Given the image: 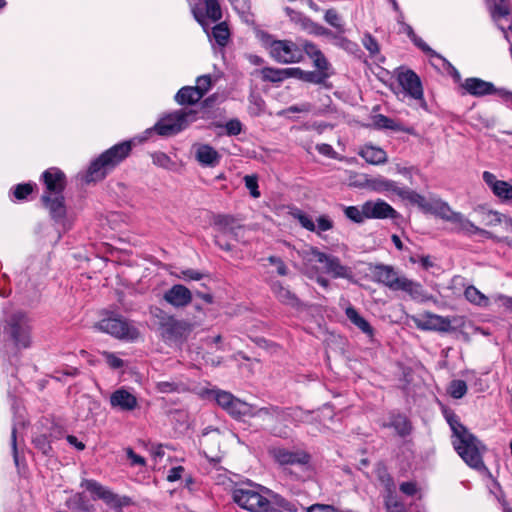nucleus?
<instances>
[{
	"label": "nucleus",
	"instance_id": "nucleus-23",
	"mask_svg": "<svg viewBox=\"0 0 512 512\" xmlns=\"http://www.w3.org/2000/svg\"><path fill=\"white\" fill-rule=\"evenodd\" d=\"M415 324L422 330H435L448 332L451 329V321L448 318L427 313L422 318L415 319Z\"/></svg>",
	"mask_w": 512,
	"mask_h": 512
},
{
	"label": "nucleus",
	"instance_id": "nucleus-62",
	"mask_svg": "<svg viewBox=\"0 0 512 512\" xmlns=\"http://www.w3.org/2000/svg\"><path fill=\"white\" fill-rule=\"evenodd\" d=\"M307 32L309 34L317 35V36H333L332 32L325 28L324 26H321L315 22H311L309 28L307 29Z\"/></svg>",
	"mask_w": 512,
	"mask_h": 512
},
{
	"label": "nucleus",
	"instance_id": "nucleus-31",
	"mask_svg": "<svg viewBox=\"0 0 512 512\" xmlns=\"http://www.w3.org/2000/svg\"><path fill=\"white\" fill-rule=\"evenodd\" d=\"M221 442V433L218 429L206 428L200 437V445L210 452L218 449Z\"/></svg>",
	"mask_w": 512,
	"mask_h": 512
},
{
	"label": "nucleus",
	"instance_id": "nucleus-55",
	"mask_svg": "<svg viewBox=\"0 0 512 512\" xmlns=\"http://www.w3.org/2000/svg\"><path fill=\"white\" fill-rule=\"evenodd\" d=\"M294 217L298 219L299 223L303 228L312 232L316 231V225L314 224L312 218L309 215L298 211L297 213L294 214Z\"/></svg>",
	"mask_w": 512,
	"mask_h": 512
},
{
	"label": "nucleus",
	"instance_id": "nucleus-19",
	"mask_svg": "<svg viewBox=\"0 0 512 512\" xmlns=\"http://www.w3.org/2000/svg\"><path fill=\"white\" fill-rule=\"evenodd\" d=\"M192 292L182 284H175L163 294V299L175 308H184L192 302Z\"/></svg>",
	"mask_w": 512,
	"mask_h": 512
},
{
	"label": "nucleus",
	"instance_id": "nucleus-61",
	"mask_svg": "<svg viewBox=\"0 0 512 512\" xmlns=\"http://www.w3.org/2000/svg\"><path fill=\"white\" fill-rule=\"evenodd\" d=\"M349 185L354 187H367L368 186V175L365 174H352L349 177Z\"/></svg>",
	"mask_w": 512,
	"mask_h": 512
},
{
	"label": "nucleus",
	"instance_id": "nucleus-29",
	"mask_svg": "<svg viewBox=\"0 0 512 512\" xmlns=\"http://www.w3.org/2000/svg\"><path fill=\"white\" fill-rule=\"evenodd\" d=\"M196 159L202 165L215 166L219 163V153L209 145H200L196 151Z\"/></svg>",
	"mask_w": 512,
	"mask_h": 512
},
{
	"label": "nucleus",
	"instance_id": "nucleus-12",
	"mask_svg": "<svg viewBox=\"0 0 512 512\" xmlns=\"http://www.w3.org/2000/svg\"><path fill=\"white\" fill-rule=\"evenodd\" d=\"M461 87L472 96L482 97L485 95L498 94L502 99L512 102V92L505 89H497L493 83L480 78H467L461 84Z\"/></svg>",
	"mask_w": 512,
	"mask_h": 512
},
{
	"label": "nucleus",
	"instance_id": "nucleus-64",
	"mask_svg": "<svg viewBox=\"0 0 512 512\" xmlns=\"http://www.w3.org/2000/svg\"><path fill=\"white\" fill-rule=\"evenodd\" d=\"M230 237L226 236H215L214 242L215 244L224 251H232L233 244L230 242Z\"/></svg>",
	"mask_w": 512,
	"mask_h": 512
},
{
	"label": "nucleus",
	"instance_id": "nucleus-57",
	"mask_svg": "<svg viewBox=\"0 0 512 512\" xmlns=\"http://www.w3.org/2000/svg\"><path fill=\"white\" fill-rule=\"evenodd\" d=\"M268 262L275 266L276 270H277V273L280 275V276H286L288 275V268L287 266L285 265L284 261L280 258V257H277V256H269L267 258Z\"/></svg>",
	"mask_w": 512,
	"mask_h": 512
},
{
	"label": "nucleus",
	"instance_id": "nucleus-43",
	"mask_svg": "<svg viewBox=\"0 0 512 512\" xmlns=\"http://www.w3.org/2000/svg\"><path fill=\"white\" fill-rule=\"evenodd\" d=\"M263 81L279 83L285 80V69L265 67L260 71Z\"/></svg>",
	"mask_w": 512,
	"mask_h": 512
},
{
	"label": "nucleus",
	"instance_id": "nucleus-7",
	"mask_svg": "<svg viewBox=\"0 0 512 512\" xmlns=\"http://www.w3.org/2000/svg\"><path fill=\"white\" fill-rule=\"evenodd\" d=\"M233 500L242 508L252 512H277L270 501L252 488H237L233 491Z\"/></svg>",
	"mask_w": 512,
	"mask_h": 512
},
{
	"label": "nucleus",
	"instance_id": "nucleus-32",
	"mask_svg": "<svg viewBox=\"0 0 512 512\" xmlns=\"http://www.w3.org/2000/svg\"><path fill=\"white\" fill-rule=\"evenodd\" d=\"M65 506L78 512H94V506L90 504L83 493H76L65 501Z\"/></svg>",
	"mask_w": 512,
	"mask_h": 512
},
{
	"label": "nucleus",
	"instance_id": "nucleus-16",
	"mask_svg": "<svg viewBox=\"0 0 512 512\" xmlns=\"http://www.w3.org/2000/svg\"><path fill=\"white\" fill-rule=\"evenodd\" d=\"M490 3L491 16L501 29L505 38H508L507 29L512 28V22L509 18L511 13L509 0H488Z\"/></svg>",
	"mask_w": 512,
	"mask_h": 512
},
{
	"label": "nucleus",
	"instance_id": "nucleus-11",
	"mask_svg": "<svg viewBox=\"0 0 512 512\" xmlns=\"http://www.w3.org/2000/svg\"><path fill=\"white\" fill-rule=\"evenodd\" d=\"M303 257L307 262L324 263L326 272L332 274L335 278L349 277V268L343 266L337 257L320 252L317 248L310 247L304 252Z\"/></svg>",
	"mask_w": 512,
	"mask_h": 512
},
{
	"label": "nucleus",
	"instance_id": "nucleus-28",
	"mask_svg": "<svg viewBox=\"0 0 512 512\" xmlns=\"http://www.w3.org/2000/svg\"><path fill=\"white\" fill-rule=\"evenodd\" d=\"M345 314L349 321L354 324L362 333L367 335L369 338H372L374 336V329L370 325V323L363 318L358 311L352 307L349 306L345 310Z\"/></svg>",
	"mask_w": 512,
	"mask_h": 512
},
{
	"label": "nucleus",
	"instance_id": "nucleus-15",
	"mask_svg": "<svg viewBox=\"0 0 512 512\" xmlns=\"http://www.w3.org/2000/svg\"><path fill=\"white\" fill-rule=\"evenodd\" d=\"M269 454L280 465H306L310 461V455L302 450H288L282 447H272Z\"/></svg>",
	"mask_w": 512,
	"mask_h": 512
},
{
	"label": "nucleus",
	"instance_id": "nucleus-9",
	"mask_svg": "<svg viewBox=\"0 0 512 512\" xmlns=\"http://www.w3.org/2000/svg\"><path fill=\"white\" fill-rule=\"evenodd\" d=\"M96 328L123 340L133 341L140 336L139 330L121 317L104 318L96 324Z\"/></svg>",
	"mask_w": 512,
	"mask_h": 512
},
{
	"label": "nucleus",
	"instance_id": "nucleus-33",
	"mask_svg": "<svg viewBox=\"0 0 512 512\" xmlns=\"http://www.w3.org/2000/svg\"><path fill=\"white\" fill-rule=\"evenodd\" d=\"M201 98V93H199L194 86L181 88L175 96L176 102L180 105H192L197 103Z\"/></svg>",
	"mask_w": 512,
	"mask_h": 512
},
{
	"label": "nucleus",
	"instance_id": "nucleus-42",
	"mask_svg": "<svg viewBox=\"0 0 512 512\" xmlns=\"http://www.w3.org/2000/svg\"><path fill=\"white\" fill-rule=\"evenodd\" d=\"M331 74L330 70L316 69V71H304L302 81L313 84H324Z\"/></svg>",
	"mask_w": 512,
	"mask_h": 512
},
{
	"label": "nucleus",
	"instance_id": "nucleus-38",
	"mask_svg": "<svg viewBox=\"0 0 512 512\" xmlns=\"http://www.w3.org/2000/svg\"><path fill=\"white\" fill-rule=\"evenodd\" d=\"M398 195L410 200L412 203L417 204L425 212H430V210H431L432 201H427L425 199V197L421 196L420 194H418L414 191H411L408 189H402V190L398 191Z\"/></svg>",
	"mask_w": 512,
	"mask_h": 512
},
{
	"label": "nucleus",
	"instance_id": "nucleus-26",
	"mask_svg": "<svg viewBox=\"0 0 512 512\" xmlns=\"http://www.w3.org/2000/svg\"><path fill=\"white\" fill-rule=\"evenodd\" d=\"M302 53L304 52L312 61L316 69L330 70L331 64L323 52L317 47L316 44L310 41H303L301 44Z\"/></svg>",
	"mask_w": 512,
	"mask_h": 512
},
{
	"label": "nucleus",
	"instance_id": "nucleus-5",
	"mask_svg": "<svg viewBox=\"0 0 512 512\" xmlns=\"http://www.w3.org/2000/svg\"><path fill=\"white\" fill-rule=\"evenodd\" d=\"M151 314L163 339L177 340L187 337L193 330V325L184 320H178L161 308L151 309Z\"/></svg>",
	"mask_w": 512,
	"mask_h": 512
},
{
	"label": "nucleus",
	"instance_id": "nucleus-13",
	"mask_svg": "<svg viewBox=\"0 0 512 512\" xmlns=\"http://www.w3.org/2000/svg\"><path fill=\"white\" fill-rule=\"evenodd\" d=\"M217 404L233 417L245 416L251 411V405L222 390H212Z\"/></svg>",
	"mask_w": 512,
	"mask_h": 512
},
{
	"label": "nucleus",
	"instance_id": "nucleus-59",
	"mask_svg": "<svg viewBox=\"0 0 512 512\" xmlns=\"http://www.w3.org/2000/svg\"><path fill=\"white\" fill-rule=\"evenodd\" d=\"M33 191L31 184H18L14 189V196L18 200L25 199Z\"/></svg>",
	"mask_w": 512,
	"mask_h": 512
},
{
	"label": "nucleus",
	"instance_id": "nucleus-17",
	"mask_svg": "<svg viewBox=\"0 0 512 512\" xmlns=\"http://www.w3.org/2000/svg\"><path fill=\"white\" fill-rule=\"evenodd\" d=\"M397 81L403 91L415 100H423V88L419 76L412 70L399 72Z\"/></svg>",
	"mask_w": 512,
	"mask_h": 512
},
{
	"label": "nucleus",
	"instance_id": "nucleus-14",
	"mask_svg": "<svg viewBox=\"0 0 512 512\" xmlns=\"http://www.w3.org/2000/svg\"><path fill=\"white\" fill-rule=\"evenodd\" d=\"M81 487L88 490L92 494L93 499H101L112 508H121L128 504L127 498H120L95 480L84 479L81 482Z\"/></svg>",
	"mask_w": 512,
	"mask_h": 512
},
{
	"label": "nucleus",
	"instance_id": "nucleus-6",
	"mask_svg": "<svg viewBox=\"0 0 512 512\" xmlns=\"http://www.w3.org/2000/svg\"><path fill=\"white\" fill-rule=\"evenodd\" d=\"M245 416L257 418L263 422L286 419L287 417H291L298 422H309L312 419L311 412L303 411L300 408H293L289 409L288 411H282L278 407L274 406L255 409L252 405L251 411L247 413Z\"/></svg>",
	"mask_w": 512,
	"mask_h": 512
},
{
	"label": "nucleus",
	"instance_id": "nucleus-53",
	"mask_svg": "<svg viewBox=\"0 0 512 512\" xmlns=\"http://www.w3.org/2000/svg\"><path fill=\"white\" fill-rule=\"evenodd\" d=\"M362 43L371 55H376L379 53L380 48L378 42L371 34H365L362 39Z\"/></svg>",
	"mask_w": 512,
	"mask_h": 512
},
{
	"label": "nucleus",
	"instance_id": "nucleus-2",
	"mask_svg": "<svg viewBox=\"0 0 512 512\" xmlns=\"http://www.w3.org/2000/svg\"><path fill=\"white\" fill-rule=\"evenodd\" d=\"M372 278L392 291H403L412 299L423 297L421 284L414 282L403 275H400L393 266L376 264L370 269Z\"/></svg>",
	"mask_w": 512,
	"mask_h": 512
},
{
	"label": "nucleus",
	"instance_id": "nucleus-54",
	"mask_svg": "<svg viewBox=\"0 0 512 512\" xmlns=\"http://www.w3.org/2000/svg\"><path fill=\"white\" fill-rule=\"evenodd\" d=\"M244 182L246 188L250 191V194L254 198H258L260 196V192L258 190V179L254 175H246L244 177Z\"/></svg>",
	"mask_w": 512,
	"mask_h": 512
},
{
	"label": "nucleus",
	"instance_id": "nucleus-48",
	"mask_svg": "<svg viewBox=\"0 0 512 512\" xmlns=\"http://www.w3.org/2000/svg\"><path fill=\"white\" fill-rule=\"evenodd\" d=\"M324 19L329 25L336 28L339 32H344L341 17L335 9H328L325 13Z\"/></svg>",
	"mask_w": 512,
	"mask_h": 512
},
{
	"label": "nucleus",
	"instance_id": "nucleus-44",
	"mask_svg": "<svg viewBox=\"0 0 512 512\" xmlns=\"http://www.w3.org/2000/svg\"><path fill=\"white\" fill-rule=\"evenodd\" d=\"M285 12L289 17L290 21H292L296 25H299L303 30L307 31L312 22L310 18L306 17L301 12L293 10L290 7H286Z\"/></svg>",
	"mask_w": 512,
	"mask_h": 512
},
{
	"label": "nucleus",
	"instance_id": "nucleus-35",
	"mask_svg": "<svg viewBox=\"0 0 512 512\" xmlns=\"http://www.w3.org/2000/svg\"><path fill=\"white\" fill-rule=\"evenodd\" d=\"M483 223L488 227H497L499 225H507L508 230L512 231V222L511 218L495 212V211H488L483 214Z\"/></svg>",
	"mask_w": 512,
	"mask_h": 512
},
{
	"label": "nucleus",
	"instance_id": "nucleus-60",
	"mask_svg": "<svg viewBox=\"0 0 512 512\" xmlns=\"http://www.w3.org/2000/svg\"><path fill=\"white\" fill-rule=\"evenodd\" d=\"M103 357L106 360V363L112 368V369H119L122 368L124 365V362L122 359L117 357L115 354L111 352L104 351L102 353Z\"/></svg>",
	"mask_w": 512,
	"mask_h": 512
},
{
	"label": "nucleus",
	"instance_id": "nucleus-52",
	"mask_svg": "<svg viewBox=\"0 0 512 512\" xmlns=\"http://www.w3.org/2000/svg\"><path fill=\"white\" fill-rule=\"evenodd\" d=\"M212 80L210 75H202L199 76L196 80V86L195 89L198 90L199 93H201V96L203 97L205 93L211 88Z\"/></svg>",
	"mask_w": 512,
	"mask_h": 512
},
{
	"label": "nucleus",
	"instance_id": "nucleus-46",
	"mask_svg": "<svg viewBox=\"0 0 512 512\" xmlns=\"http://www.w3.org/2000/svg\"><path fill=\"white\" fill-rule=\"evenodd\" d=\"M205 15L213 22L222 18V10L218 0H205Z\"/></svg>",
	"mask_w": 512,
	"mask_h": 512
},
{
	"label": "nucleus",
	"instance_id": "nucleus-39",
	"mask_svg": "<svg viewBox=\"0 0 512 512\" xmlns=\"http://www.w3.org/2000/svg\"><path fill=\"white\" fill-rule=\"evenodd\" d=\"M156 389L160 393H183L188 391L187 386L182 382L171 381H159L156 383Z\"/></svg>",
	"mask_w": 512,
	"mask_h": 512
},
{
	"label": "nucleus",
	"instance_id": "nucleus-22",
	"mask_svg": "<svg viewBox=\"0 0 512 512\" xmlns=\"http://www.w3.org/2000/svg\"><path fill=\"white\" fill-rule=\"evenodd\" d=\"M110 405L120 411H133L138 406V400L128 390L120 388L110 395Z\"/></svg>",
	"mask_w": 512,
	"mask_h": 512
},
{
	"label": "nucleus",
	"instance_id": "nucleus-21",
	"mask_svg": "<svg viewBox=\"0 0 512 512\" xmlns=\"http://www.w3.org/2000/svg\"><path fill=\"white\" fill-rule=\"evenodd\" d=\"M364 214L367 218L375 219H393L397 217V211L383 200L365 202Z\"/></svg>",
	"mask_w": 512,
	"mask_h": 512
},
{
	"label": "nucleus",
	"instance_id": "nucleus-49",
	"mask_svg": "<svg viewBox=\"0 0 512 512\" xmlns=\"http://www.w3.org/2000/svg\"><path fill=\"white\" fill-rule=\"evenodd\" d=\"M344 212L347 218L356 223H361L365 218H367L364 214V204L362 205L361 209L356 206L346 207Z\"/></svg>",
	"mask_w": 512,
	"mask_h": 512
},
{
	"label": "nucleus",
	"instance_id": "nucleus-30",
	"mask_svg": "<svg viewBox=\"0 0 512 512\" xmlns=\"http://www.w3.org/2000/svg\"><path fill=\"white\" fill-rule=\"evenodd\" d=\"M360 156L364 158L367 163L372 165L384 164L388 160L386 152L374 146H365L361 150Z\"/></svg>",
	"mask_w": 512,
	"mask_h": 512
},
{
	"label": "nucleus",
	"instance_id": "nucleus-36",
	"mask_svg": "<svg viewBox=\"0 0 512 512\" xmlns=\"http://www.w3.org/2000/svg\"><path fill=\"white\" fill-rule=\"evenodd\" d=\"M373 125L378 129H390L393 131H404L407 133L412 132L411 129L402 128L400 123L382 114L373 116Z\"/></svg>",
	"mask_w": 512,
	"mask_h": 512
},
{
	"label": "nucleus",
	"instance_id": "nucleus-4",
	"mask_svg": "<svg viewBox=\"0 0 512 512\" xmlns=\"http://www.w3.org/2000/svg\"><path fill=\"white\" fill-rule=\"evenodd\" d=\"M3 335L12 341L17 349L30 346V325L27 315L22 311L7 314L0 325Z\"/></svg>",
	"mask_w": 512,
	"mask_h": 512
},
{
	"label": "nucleus",
	"instance_id": "nucleus-3",
	"mask_svg": "<svg viewBox=\"0 0 512 512\" xmlns=\"http://www.w3.org/2000/svg\"><path fill=\"white\" fill-rule=\"evenodd\" d=\"M132 150V142L124 141L103 152L88 168L86 182L102 180L108 171L128 157Z\"/></svg>",
	"mask_w": 512,
	"mask_h": 512
},
{
	"label": "nucleus",
	"instance_id": "nucleus-27",
	"mask_svg": "<svg viewBox=\"0 0 512 512\" xmlns=\"http://www.w3.org/2000/svg\"><path fill=\"white\" fill-rule=\"evenodd\" d=\"M42 201L54 219H62L65 217L66 207L63 194L50 195L44 193L42 195Z\"/></svg>",
	"mask_w": 512,
	"mask_h": 512
},
{
	"label": "nucleus",
	"instance_id": "nucleus-18",
	"mask_svg": "<svg viewBox=\"0 0 512 512\" xmlns=\"http://www.w3.org/2000/svg\"><path fill=\"white\" fill-rule=\"evenodd\" d=\"M213 226L217 231L215 236L230 237L236 242L239 240V233L242 230V226L233 216L222 214L215 215L213 217Z\"/></svg>",
	"mask_w": 512,
	"mask_h": 512
},
{
	"label": "nucleus",
	"instance_id": "nucleus-47",
	"mask_svg": "<svg viewBox=\"0 0 512 512\" xmlns=\"http://www.w3.org/2000/svg\"><path fill=\"white\" fill-rule=\"evenodd\" d=\"M448 392L455 399L462 398L467 393V384L464 380L451 381Z\"/></svg>",
	"mask_w": 512,
	"mask_h": 512
},
{
	"label": "nucleus",
	"instance_id": "nucleus-63",
	"mask_svg": "<svg viewBox=\"0 0 512 512\" xmlns=\"http://www.w3.org/2000/svg\"><path fill=\"white\" fill-rule=\"evenodd\" d=\"M35 446L41 450L44 454H48L51 451L50 443L46 435H39L33 440Z\"/></svg>",
	"mask_w": 512,
	"mask_h": 512
},
{
	"label": "nucleus",
	"instance_id": "nucleus-24",
	"mask_svg": "<svg viewBox=\"0 0 512 512\" xmlns=\"http://www.w3.org/2000/svg\"><path fill=\"white\" fill-rule=\"evenodd\" d=\"M483 180L498 198L503 201L512 200L511 184L506 181L498 180L493 173L488 171L483 173Z\"/></svg>",
	"mask_w": 512,
	"mask_h": 512
},
{
	"label": "nucleus",
	"instance_id": "nucleus-20",
	"mask_svg": "<svg viewBox=\"0 0 512 512\" xmlns=\"http://www.w3.org/2000/svg\"><path fill=\"white\" fill-rule=\"evenodd\" d=\"M42 177L46 186L44 193L50 195L63 193L66 187V177L60 169L50 168L43 173Z\"/></svg>",
	"mask_w": 512,
	"mask_h": 512
},
{
	"label": "nucleus",
	"instance_id": "nucleus-34",
	"mask_svg": "<svg viewBox=\"0 0 512 512\" xmlns=\"http://www.w3.org/2000/svg\"><path fill=\"white\" fill-rule=\"evenodd\" d=\"M272 291L276 298L289 306L295 307L299 304L298 298L288 288L284 287L280 282L272 285Z\"/></svg>",
	"mask_w": 512,
	"mask_h": 512
},
{
	"label": "nucleus",
	"instance_id": "nucleus-25",
	"mask_svg": "<svg viewBox=\"0 0 512 512\" xmlns=\"http://www.w3.org/2000/svg\"><path fill=\"white\" fill-rule=\"evenodd\" d=\"M450 222L454 225V228L457 231L462 232L464 234H480L484 237H492V232L477 227L474 223H472L469 219H467L463 214L459 212H455Z\"/></svg>",
	"mask_w": 512,
	"mask_h": 512
},
{
	"label": "nucleus",
	"instance_id": "nucleus-50",
	"mask_svg": "<svg viewBox=\"0 0 512 512\" xmlns=\"http://www.w3.org/2000/svg\"><path fill=\"white\" fill-rule=\"evenodd\" d=\"M392 425L395 427L398 434L401 436H406L411 431V426L405 417L399 416L395 418Z\"/></svg>",
	"mask_w": 512,
	"mask_h": 512
},
{
	"label": "nucleus",
	"instance_id": "nucleus-58",
	"mask_svg": "<svg viewBox=\"0 0 512 512\" xmlns=\"http://www.w3.org/2000/svg\"><path fill=\"white\" fill-rule=\"evenodd\" d=\"M176 277L182 278L186 281H188V280L198 281L203 278V274L195 269L188 268V269L181 270L180 273L176 275Z\"/></svg>",
	"mask_w": 512,
	"mask_h": 512
},
{
	"label": "nucleus",
	"instance_id": "nucleus-1",
	"mask_svg": "<svg viewBox=\"0 0 512 512\" xmlns=\"http://www.w3.org/2000/svg\"><path fill=\"white\" fill-rule=\"evenodd\" d=\"M455 439L453 446L460 457L471 467L477 470L485 468L481 454V444L479 440L471 434L458 419L451 417L448 419Z\"/></svg>",
	"mask_w": 512,
	"mask_h": 512
},
{
	"label": "nucleus",
	"instance_id": "nucleus-41",
	"mask_svg": "<svg viewBox=\"0 0 512 512\" xmlns=\"http://www.w3.org/2000/svg\"><path fill=\"white\" fill-rule=\"evenodd\" d=\"M212 36L219 46H226L230 38V31L227 24L221 22L215 25L212 29Z\"/></svg>",
	"mask_w": 512,
	"mask_h": 512
},
{
	"label": "nucleus",
	"instance_id": "nucleus-37",
	"mask_svg": "<svg viewBox=\"0 0 512 512\" xmlns=\"http://www.w3.org/2000/svg\"><path fill=\"white\" fill-rule=\"evenodd\" d=\"M367 188H370L375 191H393L398 194L399 190H402L401 188L397 187L396 183L390 180H386L383 177H376V178H370L368 177V186Z\"/></svg>",
	"mask_w": 512,
	"mask_h": 512
},
{
	"label": "nucleus",
	"instance_id": "nucleus-45",
	"mask_svg": "<svg viewBox=\"0 0 512 512\" xmlns=\"http://www.w3.org/2000/svg\"><path fill=\"white\" fill-rule=\"evenodd\" d=\"M464 295L465 298L473 304L480 306H486L488 304V298L474 286L467 287Z\"/></svg>",
	"mask_w": 512,
	"mask_h": 512
},
{
	"label": "nucleus",
	"instance_id": "nucleus-56",
	"mask_svg": "<svg viewBox=\"0 0 512 512\" xmlns=\"http://www.w3.org/2000/svg\"><path fill=\"white\" fill-rule=\"evenodd\" d=\"M422 51L430 54L432 57H437L443 61L445 65H448L451 67V64L442 56H440L438 53H436L434 50H432L422 39L420 38H414L413 41Z\"/></svg>",
	"mask_w": 512,
	"mask_h": 512
},
{
	"label": "nucleus",
	"instance_id": "nucleus-10",
	"mask_svg": "<svg viewBox=\"0 0 512 512\" xmlns=\"http://www.w3.org/2000/svg\"><path fill=\"white\" fill-rule=\"evenodd\" d=\"M270 56L278 63H299L303 59L301 47L291 40H273L269 44Z\"/></svg>",
	"mask_w": 512,
	"mask_h": 512
},
{
	"label": "nucleus",
	"instance_id": "nucleus-51",
	"mask_svg": "<svg viewBox=\"0 0 512 512\" xmlns=\"http://www.w3.org/2000/svg\"><path fill=\"white\" fill-rule=\"evenodd\" d=\"M270 503H271V507H273V505H277L278 507L286 510V511H295V505L291 502H289L288 500H286L285 498H283L282 496L278 495V494H274L272 495L271 497V500H269Z\"/></svg>",
	"mask_w": 512,
	"mask_h": 512
},
{
	"label": "nucleus",
	"instance_id": "nucleus-40",
	"mask_svg": "<svg viewBox=\"0 0 512 512\" xmlns=\"http://www.w3.org/2000/svg\"><path fill=\"white\" fill-rule=\"evenodd\" d=\"M430 213L450 222L455 212L449 207V205L441 200L432 201V207Z\"/></svg>",
	"mask_w": 512,
	"mask_h": 512
},
{
	"label": "nucleus",
	"instance_id": "nucleus-8",
	"mask_svg": "<svg viewBox=\"0 0 512 512\" xmlns=\"http://www.w3.org/2000/svg\"><path fill=\"white\" fill-rule=\"evenodd\" d=\"M196 119V111L179 110L161 119L154 130L161 136H170L185 129L188 124Z\"/></svg>",
	"mask_w": 512,
	"mask_h": 512
}]
</instances>
